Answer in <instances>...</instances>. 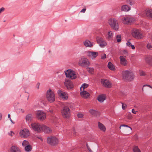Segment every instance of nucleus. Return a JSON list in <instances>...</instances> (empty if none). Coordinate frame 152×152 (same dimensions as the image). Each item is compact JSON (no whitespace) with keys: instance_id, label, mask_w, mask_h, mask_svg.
<instances>
[{"instance_id":"obj_1","label":"nucleus","mask_w":152,"mask_h":152,"mask_svg":"<svg viewBox=\"0 0 152 152\" xmlns=\"http://www.w3.org/2000/svg\"><path fill=\"white\" fill-rule=\"evenodd\" d=\"M135 77L134 73L131 70H126L122 72V79L124 81H132L134 79Z\"/></svg>"},{"instance_id":"obj_2","label":"nucleus","mask_w":152,"mask_h":152,"mask_svg":"<svg viewBox=\"0 0 152 152\" xmlns=\"http://www.w3.org/2000/svg\"><path fill=\"white\" fill-rule=\"evenodd\" d=\"M46 97L48 100L50 102H52L55 100V96L54 92L50 89L47 91Z\"/></svg>"},{"instance_id":"obj_3","label":"nucleus","mask_w":152,"mask_h":152,"mask_svg":"<svg viewBox=\"0 0 152 152\" xmlns=\"http://www.w3.org/2000/svg\"><path fill=\"white\" fill-rule=\"evenodd\" d=\"M108 23L111 27L115 30L117 31L119 28L117 20L115 18H111L108 21Z\"/></svg>"},{"instance_id":"obj_4","label":"nucleus","mask_w":152,"mask_h":152,"mask_svg":"<svg viewBox=\"0 0 152 152\" xmlns=\"http://www.w3.org/2000/svg\"><path fill=\"white\" fill-rule=\"evenodd\" d=\"M66 77L71 79H75L77 77V75L75 72L71 69H68L65 72Z\"/></svg>"},{"instance_id":"obj_5","label":"nucleus","mask_w":152,"mask_h":152,"mask_svg":"<svg viewBox=\"0 0 152 152\" xmlns=\"http://www.w3.org/2000/svg\"><path fill=\"white\" fill-rule=\"evenodd\" d=\"M79 64L80 66H91L90 63L88 60L86 58H81L79 60Z\"/></svg>"},{"instance_id":"obj_6","label":"nucleus","mask_w":152,"mask_h":152,"mask_svg":"<svg viewBox=\"0 0 152 152\" xmlns=\"http://www.w3.org/2000/svg\"><path fill=\"white\" fill-rule=\"evenodd\" d=\"M19 134L20 137L25 138L29 136L30 132L27 129L24 128L20 131Z\"/></svg>"},{"instance_id":"obj_7","label":"nucleus","mask_w":152,"mask_h":152,"mask_svg":"<svg viewBox=\"0 0 152 152\" xmlns=\"http://www.w3.org/2000/svg\"><path fill=\"white\" fill-rule=\"evenodd\" d=\"M61 114L64 118H69L70 116V110L67 107H64L61 111Z\"/></svg>"},{"instance_id":"obj_8","label":"nucleus","mask_w":152,"mask_h":152,"mask_svg":"<svg viewBox=\"0 0 152 152\" xmlns=\"http://www.w3.org/2000/svg\"><path fill=\"white\" fill-rule=\"evenodd\" d=\"M31 128L34 131L39 133L41 132L42 125L39 123H33L31 124Z\"/></svg>"},{"instance_id":"obj_9","label":"nucleus","mask_w":152,"mask_h":152,"mask_svg":"<svg viewBox=\"0 0 152 152\" xmlns=\"http://www.w3.org/2000/svg\"><path fill=\"white\" fill-rule=\"evenodd\" d=\"M47 141L48 143L51 145H55L58 142V139L55 137H51L48 138Z\"/></svg>"},{"instance_id":"obj_10","label":"nucleus","mask_w":152,"mask_h":152,"mask_svg":"<svg viewBox=\"0 0 152 152\" xmlns=\"http://www.w3.org/2000/svg\"><path fill=\"white\" fill-rule=\"evenodd\" d=\"M36 115L38 119L41 121H43L46 118V114L42 111L38 110L36 113Z\"/></svg>"},{"instance_id":"obj_11","label":"nucleus","mask_w":152,"mask_h":152,"mask_svg":"<svg viewBox=\"0 0 152 152\" xmlns=\"http://www.w3.org/2000/svg\"><path fill=\"white\" fill-rule=\"evenodd\" d=\"M57 92L58 95L61 99L64 100H67L68 99V95L67 93L61 90H58Z\"/></svg>"},{"instance_id":"obj_12","label":"nucleus","mask_w":152,"mask_h":152,"mask_svg":"<svg viewBox=\"0 0 152 152\" xmlns=\"http://www.w3.org/2000/svg\"><path fill=\"white\" fill-rule=\"evenodd\" d=\"M101 81L102 84L105 87L108 88L112 87V84L109 80L103 79L101 80Z\"/></svg>"},{"instance_id":"obj_13","label":"nucleus","mask_w":152,"mask_h":152,"mask_svg":"<svg viewBox=\"0 0 152 152\" xmlns=\"http://www.w3.org/2000/svg\"><path fill=\"white\" fill-rule=\"evenodd\" d=\"M134 21V19L130 17H125L122 19V22L124 24H128L133 22Z\"/></svg>"},{"instance_id":"obj_14","label":"nucleus","mask_w":152,"mask_h":152,"mask_svg":"<svg viewBox=\"0 0 152 152\" xmlns=\"http://www.w3.org/2000/svg\"><path fill=\"white\" fill-rule=\"evenodd\" d=\"M132 35L134 37L137 38H140L142 37V35L139 32V31L137 29H133L132 31Z\"/></svg>"},{"instance_id":"obj_15","label":"nucleus","mask_w":152,"mask_h":152,"mask_svg":"<svg viewBox=\"0 0 152 152\" xmlns=\"http://www.w3.org/2000/svg\"><path fill=\"white\" fill-rule=\"evenodd\" d=\"M64 84L68 89H71L74 87V85L72 82L67 79H65Z\"/></svg>"},{"instance_id":"obj_16","label":"nucleus","mask_w":152,"mask_h":152,"mask_svg":"<svg viewBox=\"0 0 152 152\" xmlns=\"http://www.w3.org/2000/svg\"><path fill=\"white\" fill-rule=\"evenodd\" d=\"M88 56L92 59H95L98 55V53L94 51L87 52Z\"/></svg>"},{"instance_id":"obj_17","label":"nucleus","mask_w":152,"mask_h":152,"mask_svg":"<svg viewBox=\"0 0 152 152\" xmlns=\"http://www.w3.org/2000/svg\"><path fill=\"white\" fill-rule=\"evenodd\" d=\"M96 40L97 43L101 47H103L107 45L106 43L102 37H97L96 38Z\"/></svg>"},{"instance_id":"obj_18","label":"nucleus","mask_w":152,"mask_h":152,"mask_svg":"<svg viewBox=\"0 0 152 152\" xmlns=\"http://www.w3.org/2000/svg\"><path fill=\"white\" fill-rule=\"evenodd\" d=\"M80 93L81 97L84 99H87L89 97L90 94L89 93L86 91H80Z\"/></svg>"},{"instance_id":"obj_19","label":"nucleus","mask_w":152,"mask_h":152,"mask_svg":"<svg viewBox=\"0 0 152 152\" xmlns=\"http://www.w3.org/2000/svg\"><path fill=\"white\" fill-rule=\"evenodd\" d=\"M51 131L52 130L49 127L44 125H42L41 132H44L45 133H49L51 132Z\"/></svg>"},{"instance_id":"obj_20","label":"nucleus","mask_w":152,"mask_h":152,"mask_svg":"<svg viewBox=\"0 0 152 152\" xmlns=\"http://www.w3.org/2000/svg\"><path fill=\"white\" fill-rule=\"evenodd\" d=\"M145 14L146 16L152 20V10L147 9L145 11Z\"/></svg>"},{"instance_id":"obj_21","label":"nucleus","mask_w":152,"mask_h":152,"mask_svg":"<svg viewBox=\"0 0 152 152\" xmlns=\"http://www.w3.org/2000/svg\"><path fill=\"white\" fill-rule=\"evenodd\" d=\"M120 61L122 65L126 66L127 64V61L125 57L123 56H121L119 57Z\"/></svg>"},{"instance_id":"obj_22","label":"nucleus","mask_w":152,"mask_h":152,"mask_svg":"<svg viewBox=\"0 0 152 152\" xmlns=\"http://www.w3.org/2000/svg\"><path fill=\"white\" fill-rule=\"evenodd\" d=\"M98 124V127L100 130L102 132H105L106 130V128L104 125L100 122H99Z\"/></svg>"},{"instance_id":"obj_23","label":"nucleus","mask_w":152,"mask_h":152,"mask_svg":"<svg viewBox=\"0 0 152 152\" xmlns=\"http://www.w3.org/2000/svg\"><path fill=\"white\" fill-rule=\"evenodd\" d=\"M10 152H21L19 148L16 146H12L10 149Z\"/></svg>"},{"instance_id":"obj_24","label":"nucleus","mask_w":152,"mask_h":152,"mask_svg":"<svg viewBox=\"0 0 152 152\" xmlns=\"http://www.w3.org/2000/svg\"><path fill=\"white\" fill-rule=\"evenodd\" d=\"M106 97L105 95L101 94L98 96L97 99L100 102H102L105 100Z\"/></svg>"},{"instance_id":"obj_25","label":"nucleus","mask_w":152,"mask_h":152,"mask_svg":"<svg viewBox=\"0 0 152 152\" xmlns=\"http://www.w3.org/2000/svg\"><path fill=\"white\" fill-rule=\"evenodd\" d=\"M131 7L127 5H124L121 7V10L125 12H127L130 10Z\"/></svg>"},{"instance_id":"obj_26","label":"nucleus","mask_w":152,"mask_h":152,"mask_svg":"<svg viewBox=\"0 0 152 152\" xmlns=\"http://www.w3.org/2000/svg\"><path fill=\"white\" fill-rule=\"evenodd\" d=\"M84 45L86 47H92L93 45L89 41L86 40L84 42Z\"/></svg>"},{"instance_id":"obj_27","label":"nucleus","mask_w":152,"mask_h":152,"mask_svg":"<svg viewBox=\"0 0 152 152\" xmlns=\"http://www.w3.org/2000/svg\"><path fill=\"white\" fill-rule=\"evenodd\" d=\"M145 60L146 62L150 64L152 63V56H148L145 58Z\"/></svg>"},{"instance_id":"obj_28","label":"nucleus","mask_w":152,"mask_h":152,"mask_svg":"<svg viewBox=\"0 0 152 152\" xmlns=\"http://www.w3.org/2000/svg\"><path fill=\"white\" fill-rule=\"evenodd\" d=\"M88 84L86 83H83L80 88V91H85V89L88 88Z\"/></svg>"},{"instance_id":"obj_29","label":"nucleus","mask_w":152,"mask_h":152,"mask_svg":"<svg viewBox=\"0 0 152 152\" xmlns=\"http://www.w3.org/2000/svg\"><path fill=\"white\" fill-rule=\"evenodd\" d=\"M32 149V146L30 144L25 147V150L26 151H31Z\"/></svg>"},{"instance_id":"obj_30","label":"nucleus","mask_w":152,"mask_h":152,"mask_svg":"<svg viewBox=\"0 0 152 152\" xmlns=\"http://www.w3.org/2000/svg\"><path fill=\"white\" fill-rule=\"evenodd\" d=\"M26 120L27 121H30L32 119V115L30 114L27 115L26 117Z\"/></svg>"},{"instance_id":"obj_31","label":"nucleus","mask_w":152,"mask_h":152,"mask_svg":"<svg viewBox=\"0 0 152 152\" xmlns=\"http://www.w3.org/2000/svg\"><path fill=\"white\" fill-rule=\"evenodd\" d=\"M87 69L90 73L91 74L93 73L94 72V69L93 67H87Z\"/></svg>"},{"instance_id":"obj_32","label":"nucleus","mask_w":152,"mask_h":152,"mask_svg":"<svg viewBox=\"0 0 152 152\" xmlns=\"http://www.w3.org/2000/svg\"><path fill=\"white\" fill-rule=\"evenodd\" d=\"M146 47L150 50H152V43H149L147 44Z\"/></svg>"},{"instance_id":"obj_33","label":"nucleus","mask_w":152,"mask_h":152,"mask_svg":"<svg viewBox=\"0 0 152 152\" xmlns=\"http://www.w3.org/2000/svg\"><path fill=\"white\" fill-rule=\"evenodd\" d=\"M29 144V142L26 140H24L22 143V145L25 147Z\"/></svg>"},{"instance_id":"obj_34","label":"nucleus","mask_w":152,"mask_h":152,"mask_svg":"<svg viewBox=\"0 0 152 152\" xmlns=\"http://www.w3.org/2000/svg\"><path fill=\"white\" fill-rule=\"evenodd\" d=\"M134 152H141L140 150L138 148L137 146H135L133 148Z\"/></svg>"},{"instance_id":"obj_35","label":"nucleus","mask_w":152,"mask_h":152,"mask_svg":"<svg viewBox=\"0 0 152 152\" xmlns=\"http://www.w3.org/2000/svg\"><path fill=\"white\" fill-rule=\"evenodd\" d=\"M126 117L127 118L129 119H132V116L130 113H128L126 114Z\"/></svg>"},{"instance_id":"obj_36","label":"nucleus","mask_w":152,"mask_h":152,"mask_svg":"<svg viewBox=\"0 0 152 152\" xmlns=\"http://www.w3.org/2000/svg\"><path fill=\"white\" fill-rule=\"evenodd\" d=\"M139 73L140 76H144L146 75L145 72L141 70H139Z\"/></svg>"},{"instance_id":"obj_37","label":"nucleus","mask_w":152,"mask_h":152,"mask_svg":"<svg viewBox=\"0 0 152 152\" xmlns=\"http://www.w3.org/2000/svg\"><path fill=\"white\" fill-rule=\"evenodd\" d=\"M127 2L131 6L134 5V1L133 0H127Z\"/></svg>"},{"instance_id":"obj_38","label":"nucleus","mask_w":152,"mask_h":152,"mask_svg":"<svg viewBox=\"0 0 152 152\" xmlns=\"http://www.w3.org/2000/svg\"><path fill=\"white\" fill-rule=\"evenodd\" d=\"M121 36L120 35L117 36L116 38L118 42H119L121 41Z\"/></svg>"},{"instance_id":"obj_39","label":"nucleus","mask_w":152,"mask_h":152,"mask_svg":"<svg viewBox=\"0 0 152 152\" xmlns=\"http://www.w3.org/2000/svg\"><path fill=\"white\" fill-rule=\"evenodd\" d=\"M89 112L91 114L93 115L96 113V111L93 109H91L89 110Z\"/></svg>"},{"instance_id":"obj_40","label":"nucleus","mask_w":152,"mask_h":152,"mask_svg":"<svg viewBox=\"0 0 152 152\" xmlns=\"http://www.w3.org/2000/svg\"><path fill=\"white\" fill-rule=\"evenodd\" d=\"M77 115L78 118H83L84 117V115L82 113H78Z\"/></svg>"},{"instance_id":"obj_41","label":"nucleus","mask_w":152,"mask_h":152,"mask_svg":"<svg viewBox=\"0 0 152 152\" xmlns=\"http://www.w3.org/2000/svg\"><path fill=\"white\" fill-rule=\"evenodd\" d=\"M121 104L122 109L124 110H125L127 107V105L126 104L123 103H121Z\"/></svg>"},{"instance_id":"obj_42","label":"nucleus","mask_w":152,"mask_h":152,"mask_svg":"<svg viewBox=\"0 0 152 152\" xmlns=\"http://www.w3.org/2000/svg\"><path fill=\"white\" fill-rule=\"evenodd\" d=\"M108 35L109 38H110L112 37L113 35V33L111 31H109L108 32Z\"/></svg>"},{"instance_id":"obj_43","label":"nucleus","mask_w":152,"mask_h":152,"mask_svg":"<svg viewBox=\"0 0 152 152\" xmlns=\"http://www.w3.org/2000/svg\"><path fill=\"white\" fill-rule=\"evenodd\" d=\"M106 54L105 53L103 54L101 56V58L102 59H104L106 58Z\"/></svg>"},{"instance_id":"obj_44","label":"nucleus","mask_w":152,"mask_h":152,"mask_svg":"<svg viewBox=\"0 0 152 152\" xmlns=\"http://www.w3.org/2000/svg\"><path fill=\"white\" fill-rule=\"evenodd\" d=\"M124 126V127H129L130 129L131 130H132L131 128L129 126H128L127 125H121L119 127V128L120 129H121V126Z\"/></svg>"},{"instance_id":"obj_45","label":"nucleus","mask_w":152,"mask_h":152,"mask_svg":"<svg viewBox=\"0 0 152 152\" xmlns=\"http://www.w3.org/2000/svg\"><path fill=\"white\" fill-rule=\"evenodd\" d=\"M109 69L110 70L114 71L115 70V67H108Z\"/></svg>"},{"instance_id":"obj_46","label":"nucleus","mask_w":152,"mask_h":152,"mask_svg":"<svg viewBox=\"0 0 152 152\" xmlns=\"http://www.w3.org/2000/svg\"><path fill=\"white\" fill-rule=\"evenodd\" d=\"M126 44L127 46H128V47H130L131 46V45H132L131 43V42H128L126 43Z\"/></svg>"},{"instance_id":"obj_47","label":"nucleus","mask_w":152,"mask_h":152,"mask_svg":"<svg viewBox=\"0 0 152 152\" xmlns=\"http://www.w3.org/2000/svg\"><path fill=\"white\" fill-rule=\"evenodd\" d=\"M112 64L110 62H109L107 65V66H113Z\"/></svg>"},{"instance_id":"obj_48","label":"nucleus","mask_w":152,"mask_h":152,"mask_svg":"<svg viewBox=\"0 0 152 152\" xmlns=\"http://www.w3.org/2000/svg\"><path fill=\"white\" fill-rule=\"evenodd\" d=\"M37 138H38V139H40V140L41 141H42H42H43V139L41 137V136H37Z\"/></svg>"},{"instance_id":"obj_49","label":"nucleus","mask_w":152,"mask_h":152,"mask_svg":"<svg viewBox=\"0 0 152 152\" xmlns=\"http://www.w3.org/2000/svg\"><path fill=\"white\" fill-rule=\"evenodd\" d=\"M127 51L126 50H124L123 51V53L124 54L126 55L127 54Z\"/></svg>"},{"instance_id":"obj_50","label":"nucleus","mask_w":152,"mask_h":152,"mask_svg":"<svg viewBox=\"0 0 152 152\" xmlns=\"http://www.w3.org/2000/svg\"><path fill=\"white\" fill-rule=\"evenodd\" d=\"M132 113L134 114H136L137 111H135L134 109H133L132 110Z\"/></svg>"},{"instance_id":"obj_51","label":"nucleus","mask_w":152,"mask_h":152,"mask_svg":"<svg viewBox=\"0 0 152 152\" xmlns=\"http://www.w3.org/2000/svg\"><path fill=\"white\" fill-rule=\"evenodd\" d=\"M144 86H148V87L151 88V89H152V87L150 85H145L143 86V87H144Z\"/></svg>"},{"instance_id":"obj_52","label":"nucleus","mask_w":152,"mask_h":152,"mask_svg":"<svg viewBox=\"0 0 152 152\" xmlns=\"http://www.w3.org/2000/svg\"><path fill=\"white\" fill-rule=\"evenodd\" d=\"M4 10V8L3 7H2L0 9V13L2 12H3Z\"/></svg>"},{"instance_id":"obj_53","label":"nucleus","mask_w":152,"mask_h":152,"mask_svg":"<svg viewBox=\"0 0 152 152\" xmlns=\"http://www.w3.org/2000/svg\"><path fill=\"white\" fill-rule=\"evenodd\" d=\"M14 134V133L13 132H12V131H11L10 132V133H9V135L11 136H13V135Z\"/></svg>"},{"instance_id":"obj_54","label":"nucleus","mask_w":152,"mask_h":152,"mask_svg":"<svg viewBox=\"0 0 152 152\" xmlns=\"http://www.w3.org/2000/svg\"><path fill=\"white\" fill-rule=\"evenodd\" d=\"M86 9L85 8L83 9L80 11L81 12H85L86 11Z\"/></svg>"},{"instance_id":"obj_55","label":"nucleus","mask_w":152,"mask_h":152,"mask_svg":"<svg viewBox=\"0 0 152 152\" xmlns=\"http://www.w3.org/2000/svg\"><path fill=\"white\" fill-rule=\"evenodd\" d=\"M87 148L88 150V151H90V152H93L91 149L87 145Z\"/></svg>"},{"instance_id":"obj_56","label":"nucleus","mask_w":152,"mask_h":152,"mask_svg":"<svg viewBox=\"0 0 152 152\" xmlns=\"http://www.w3.org/2000/svg\"><path fill=\"white\" fill-rule=\"evenodd\" d=\"M130 47H131L132 48V49H134L135 48V47L134 45H132Z\"/></svg>"},{"instance_id":"obj_57","label":"nucleus","mask_w":152,"mask_h":152,"mask_svg":"<svg viewBox=\"0 0 152 152\" xmlns=\"http://www.w3.org/2000/svg\"><path fill=\"white\" fill-rule=\"evenodd\" d=\"M2 115L0 113V120H1L2 118Z\"/></svg>"},{"instance_id":"obj_58","label":"nucleus","mask_w":152,"mask_h":152,"mask_svg":"<svg viewBox=\"0 0 152 152\" xmlns=\"http://www.w3.org/2000/svg\"><path fill=\"white\" fill-rule=\"evenodd\" d=\"M49 112L52 113H53V111L52 110H50Z\"/></svg>"},{"instance_id":"obj_59","label":"nucleus","mask_w":152,"mask_h":152,"mask_svg":"<svg viewBox=\"0 0 152 152\" xmlns=\"http://www.w3.org/2000/svg\"><path fill=\"white\" fill-rule=\"evenodd\" d=\"M8 117L9 119L10 118V114H9L8 115Z\"/></svg>"},{"instance_id":"obj_60","label":"nucleus","mask_w":152,"mask_h":152,"mask_svg":"<svg viewBox=\"0 0 152 152\" xmlns=\"http://www.w3.org/2000/svg\"><path fill=\"white\" fill-rule=\"evenodd\" d=\"M10 121H11V122L12 123H13V124L14 123L12 121V120L11 119V118H10Z\"/></svg>"},{"instance_id":"obj_61","label":"nucleus","mask_w":152,"mask_h":152,"mask_svg":"<svg viewBox=\"0 0 152 152\" xmlns=\"http://www.w3.org/2000/svg\"><path fill=\"white\" fill-rule=\"evenodd\" d=\"M39 85H38V88H39Z\"/></svg>"},{"instance_id":"obj_62","label":"nucleus","mask_w":152,"mask_h":152,"mask_svg":"<svg viewBox=\"0 0 152 152\" xmlns=\"http://www.w3.org/2000/svg\"><path fill=\"white\" fill-rule=\"evenodd\" d=\"M49 53H50V50H49Z\"/></svg>"}]
</instances>
